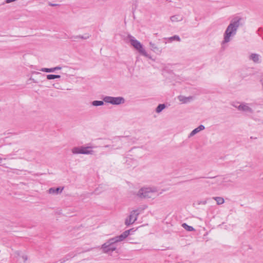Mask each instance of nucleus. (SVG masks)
<instances>
[{"label":"nucleus","instance_id":"f257e3e1","mask_svg":"<svg viewBox=\"0 0 263 263\" xmlns=\"http://www.w3.org/2000/svg\"><path fill=\"white\" fill-rule=\"evenodd\" d=\"M241 17L236 16L231 21L223 33V39L221 42L222 46L230 42L236 34L239 27L241 25Z\"/></svg>","mask_w":263,"mask_h":263},{"label":"nucleus","instance_id":"f03ea898","mask_svg":"<svg viewBox=\"0 0 263 263\" xmlns=\"http://www.w3.org/2000/svg\"><path fill=\"white\" fill-rule=\"evenodd\" d=\"M241 17L236 16L231 21L223 33V39L221 42L222 46L230 42L236 34L239 27L241 25Z\"/></svg>","mask_w":263,"mask_h":263},{"label":"nucleus","instance_id":"7ed1b4c3","mask_svg":"<svg viewBox=\"0 0 263 263\" xmlns=\"http://www.w3.org/2000/svg\"><path fill=\"white\" fill-rule=\"evenodd\" d=\"M241 17L236 16L231 21L223 33V39L221 42L222 46L230 42L236 34L239 27L241 25Z\"/></svg>","mask_w":263,"mask_h":263},{"label":"nucleus","instance_id":"20e7f679","mask_svg":"<svg viewBox=\"0 0 263 263\" xmlns=\"http://www.w3.org/2000/svg\"><path fill=\"white\" fill-rule=\"evenodd\" d=\"M134 232L133 229L125 231L121 235L109 239L102 245L101 248L105 253L112 252L117 248L116 243L123 241L130 234V232Z\"/></svg>","mask_w":263,"mask_h":263},{"label":"nucleus","instance_id":"39448f33","mask_svg":"<svg viewBox=\"0 0 263 263\" xmlns=\"http://www.w3.org/2000/svg\"><path fill=\"white\" fill-rule=\"evenodd\" d=\"M157 190L156 187H142L135 194L140 198H152L156 196Z\"/></svg>","mask_w":263,"mask_h":263},{"label":"nucleus","instance_id":"423d86ee","mask_svg":"<svg viewBox=\"0 0 263 263\" xmlns=\"http://www.w3.org/2000/svg\"><path fill=\"white\" fill-rule=\"evenodd\" d=\"M128 38L131 45L139 52V53L145 57H148V54L143 47V45L141 44L139 41L136 40L134 37L131 35H129Z\"/></svg>","mask_w":263,"mask_h":263},{"label":"nucleus","instance_id":"0eeeda50","mask_svg":"<svg viewBox=\"0 0 263 263\" xmlns=\"http://www.w3.org/2000/svg\"><path fill=\"white\" fill-rule=\"evenodd\" d=\"M103 101L107 103L112 105H120L125 103V99L122 97H110L106 96L103 98Z\"/></svg>","mask_w":263,"mask_h":263},{"label":"nucleus","instance_id":"6e6552de","mask_svg":"<svg viewBox=\"0 0 263 263\" xmlns=\"http://www.w3.org/2000/svg\"><path fill=\"white\" fill-rule=\"evenodd\" d=\"M139 209L133 210L130 212L129 215L126 218L125 220V224L129 226L133 224L137 220L138 215L140 214Z\"/></svg>","mask_w":263,"mask_h":263},{"label":"nucleus","instance_id":"1a4fd4ad","mask_svg":"<svg viewBox=\"0 0 263 263\" xmlns=\"http://www.w3.org/2000/svg\"><path fill=\"white\" fill-rule=\"evenodd\" d=\"M252 104H249L245 102L241 103L238 106L234 105V107L237 108L239 111H243L247 114H253L254 112V109L251 107Z\"/></svg>","mask_w":263,"mask_h":263},{"label":"nucleus","instance_id":"9d476101","mask_svg":"<svg viewBox=\"0 0 263 263\" xmlns=\"http://www.w3.org/2000/svg\"><path fill=\"white\" fill-rule=\"evenodd\" d=\"M209 184H214V183H217L219 185L222 186H226L227 185L228 182H231V181L228 179V178L227 177H219L217 178L214 181L210 182L209 181H206L205 182Z\"/></svg>","mask_w":263,"mask_h":263},{"label":"nucleus","instance_id":"9b49d317","mask_svg":"<svg viewBox=\"0 0 263 263\" xmlns=\"http://www.w3.org/2000/svg\"><path fill=\"white\" fill-rule=\"evenodd\" d=\"M127 139L126 137H118L116 138H115L114 142H117L120 144V145H119L118 147L116 148H114L115 145H106L104 146V147H109L111 149H119L121 148V145H122V143L125 142V141Z\"/></svg>","mask_w":263,"mask_h":263},{"label":"nucleus","instance_id":"f8f14e48","mask_svg":"<svg viewBox=\"0 0 263 263\" xmlns=\"http://www.w3.org/2000/svg\"><path fill=\"white\" fill-rule=\"evenodd\" d=\"M91 146H82V154L85 155H92L94 154V151L91 149Z\"/></svg>","mask_w":263,"mask_h":263},{"label":"nucleus","instance_id":"ddd939ff","mask_svg":"<svg viewBox=\"0 0 263 263\" xmlns=\"http://www.w3.org/2000/svg\"><path fill=\"white\" fill-rule=\"evenodd\" d=\"M205 127L203 125H200L197 128H195L193 130L191 133L190 134L189 137H191L195 135L196 134L198 133L199 132L204 129Z\"/></svg>","mask_w":263,"mask_h":263},{"label":"nucleus","instance_id":"4468645a","mask_svg":"<svg viewBox=\"0 0 263 263\" xmlns=\"http://www.w3.org/2000/svg\"><path fill=\"white\" fill-rule=\"evenodd\" d=\"M178 99L179 100V101L181 102L182 103H187L189 102H190L193 99L192 97H185L183 96H179L178 97Z\"/></svg>","mask_w":263,"mask_h":263},{"label":"nucleus","instance_id":"2eb2a0df","mask_svg":"<svg viewBox=\"0 0 263 263\" xmlns=\"http://www.w3.org/2000/svg\"><path fill=\"white\" fill-rule=\"evenodd\" d=\"M149 46L151 50L154 52L157 53H160L162 52V49L152 42H149Z\"/></svg>","mask_w":263,"mask_h":263},{"label":"nucleus","instance_id":"dca6fc26","mask_svg":"<svg viewBox=\"0 0 263 263\" xmlns=\"http://www.w3.org/2000/svg\"><path fill=\"white\" fill-rule=\"evenodd\" d=\"M250 60L253 61L254 63H259L260 62V55L256 53H252L250 55Z\"/></svg>","mask_w":263,"mask_h":263},{"label":"nucleus","instance_id":"f3484780","mask_svg":"<svg viewBox=\"0 0 263 263\" xmlns=\"http://www.w3.org/2000/svg\"><path fill=\"white\" fill-rule=\"evenodd\" d=\"M62 67L60 66H56L53 68H42L41 69V71L43 72H53L57 70H61Z\"/></svg>","mask_w":263,"mask_h":263},{"label":"nucleus","instance_id":"a211bd4d","mask_svg":"<svg viewBox=\"0 0 263 263\" xmlns=\"http://www.w3.org/2000/svg\"><path fill=\"white\" fill-rule=\"evenodd\" d=\"M63 187L62 188H60V187H57V188H54V187H51V188H50L48 190V193L49 194H58L60 193H61L62 191H63Z\"/></svg>","mask_w":263,"mask_h":263},{"label":"nucleus","instance_id":"6ab92c4d","mask_svg":"<svg viewBox=\"0 0 263 263\" xmlns=\"http://www.w3.org/2000/svg\"><path fill=\"white\" fill-rule=\"evenodd\" d=\"M89 37H90V35L86 33L83 35H79L72 36L71 37V39H73V40L75 41L77 39H83V40H87V39H89Z\"/></svg>","mask_w":263,"mask_h":263},{"label":"nucleus","instance_id":"aec40b11","mask_svg":"<svg viewBox=\"0 0 263 263\" xmlns=\"http://www.w3.org/2000/svg\"><path fill=\"white\" fill-rule=\"evenodd\" d=\"M171 21L172 22H177L179 21H181L183 20L182 16L179 15H175L172 16L170 18Z\"/></svg>","mask_w":263,"mask_h":263},{"label":"nucleus","instance_id":"412c9836","mask_svg":"<svg viewBox=\"0 0 263 263\" xmlns=\"http://www.w3.org/2000/svg\"><path fill=\"white\" fill-rule=\"evenodd\" d=\"M81 151L82 146L74 147L71 149L73 154H82Z\"/></svg>","mask_w":263,"mask_h":263},{"label":"nucleus","instance_id":"4be33fe9","mask_svg":"<svg viewBox=\"0 0 263 263\" xmlns=\"http://www.w3.org/2000/svg\"><path fill=\"white\" fill-rule=\"evenodd\" d=\"M213 199H214L218 205L222 204L224 203V200L222 197H213Z\"/></svg>","mask_w":263,"mask_h":263},{"label":"nucleus","instance_id":"5701e85b","mask_svg":"<svg viewBox=\"0 0 263 263\" xmlns=\"http://www.w3.org/2000/svg\"><path fill=\"white\" fill-rule=\"evenodd\" d=\"M12 158L10 157V155H7L5 158H2L0 157V163H1V165L5 166V167L8 168V166H5V164L3 163V161L7 159H11Z\"/></svg>","mask_w":263,"mask_h":263},{"label":"nucleus","instance_id":"b1692460","mask_svg":"<svg viewBox=\"0 0 263 263\" xmlns=\"http://www.w3.org/2000/svg\"><path fill=\"white\" fill-rule=\"evenodd\" d=\"M182 227L187 231L191 232L194 231V228L193 227L188 226L185 223H183L182 224Z\"/></svg>","mask_w":263,"mask_h":263},{"label":"nucleus","instance_id":"393cba45","mask_svg":"<svg viewBox=\"0 0 263 263\" xmlns=\"http://www.w3.org/2000/svg\"><path fill=\"white\" fill-rule=\"evenodd\" d=\"M104 101H93L92 102L91 104L93 106H102L104 105Z\"/></svg>","mask_w":263,"mask_h":263},{"label":"nucleus","instance_id":"a878e982","mask_svg":"<svg viewBox=\"0 0 263 263\" xmlns=\"http://www.w3.org/2000/svg\"><path fill=\"white\" fill-rule=\"evenodd\" d=\"M165 107V105L164 104H159L156 109V111L157 113L160 112Z\"/></svg>","mask_w":263,"mask_h":263},{"label":"nucleus","instance_id":"bb28decb","mask_svg":"<svg viewBox=\"0 0 263 263\" xmlns=\"http://www.w3.org/2000/svg\"><path fill=\"white\" fill-rule=\"evenodd\" d=\"M61 77L60 75H56V74H48L47 75V79L48 80H52L54 79L60 78Z\"/></svg>","mask_w":263,"mask_h":263},{"label":"nucleus","instance_id":"cd10ccee","mask_svg":"<svg viewBox=\"0 0 263 263\" xmlns=\"http://www.w3.org/2000/svg\"><path fill=\"white\" fill-rule=\"evenodd\" d=\"M169 41L172 42L173 41H174V40H176V41H177L178 42H180V37L178 36V35H174L172 37H170L169 39H168Z\"/></svg>","mask_w":263,"mask_h":263},{"label":"nucleus","instance_id":"c85d7f7f","mask_svg":"<svg viewBox=\"0 0 263 263\" xmlns=\"http://www.w3.org/2000/svg\"><path fill=\"white\" fill-rule=\"evenodd\" d=\"M206 203H207V200H201V201H197V204L198 205H200V204L205 205V204H206Z\"/></svg>","mask_w":263,"mask_h":263},{"label":"nucleus","instance_id":"c756f323","mask_svg":"<svg viewBox=\"0 0 263 263\" xmlns=\"http://www.w3.org/2000/svg\"><path fill=\"white\" fill-rule=\"evenodd\" d=\"M48 5L50 6H52V7H54V6H59L60 5L58 4H53V3H51V2H48Z\"/></svg>","mask_w":263,"mask_h":263},{"label":"nucleus","instance_id":"7c9ffc66","mask_svg":"<svg viewBox=\"0 0 263 263\" xmlns=\"http://www.w3.org/2000/svg\"><path fill=\"white\" fill-rule=\"evenodd\" d=\"M22 258H23V259L24 262L26 261L27 260V259H28L27 258V256L26 255H23L22 256Z\"/></svg>","mask_w":263,"mask_h":263},{"label":"nucleus","instance_id":"2f4dec72","mask_svg":"<svg viewBox=\"0 0 263 263\" xmlns=\"http://www.w3.org/2000/svg\"><path fill=\"white\" fill-rule=\"evenodd\" d=\"M21 255V252H19V251H16L15 252V255L16 256H20Z\"/></svg>","mask_w":263,"mask_h":263},{"label":"nucleus","instance_id":"473e14b6","mask_svg":"<svg viewBox=\"0 0 263 263\" xmlns=\"http://www.w3.org/2000/svg\"><path fill=\"white\" fill-rule=\"evenodd\" d=\"M30 80L32 81L33 82H34V83H37V81L31 77L30 78Z\"/></svg>","mask_w":263,"mask_h":263},{"label":"nucleus","instance_id":"72a5a7b5","mask_svg":"<svg viewBox=\"0 0 263 263\" xmlns=\"http://www.w3.org/2000/svg\"><path fill=\"white\" fill-rule=\"evenodd\" d=\"M32 73L36 74H40L41 73H40V72H39L33 71V72H32Z\"/></svg>","mask_w":263,"mask_h":263}]
</instances>
